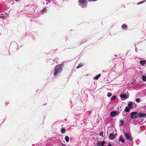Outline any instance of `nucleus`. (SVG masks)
I'll return each mask as SVG.
<instances>
[{
  "label": "nucleus",
  "instance_id": "1",
  "mask_svg": "<svg viewBox=\"0 0 146 146\" xmlns=\"http://www.w3.org/2000/svg\"><path fill=\"white\" fill-rule=\"evenodd\" d=\"M62 65L61 64L56 65L55 67L54 75V76L58 75L62 70Z\"/></svg>",
  "mask_w": 146,
  "mask_h": 146
},
{
  "label": "nucleus",
  "instance_id": "2",
  "mask_svg": "<svg viewBox=\"0 0 146 146\" xmlns=\"http://www.w3.org/2000/svg\"><path fill=\"white\" fill-rule=\"evenodd\" d=\"M78 5L82 8H85L88 5V2L87 0H78Z\"/></svg>",
  "mask_w": 146,
  "mask_h": 146
},
{
  "label": "nucleus",
  "instance_id": "3",
  "mask_svg": "<svg viewBox=\"0 0 146 146\" xmlns=\"http://www.w3.org/2000/svg\"><path fill=\"white\" fill-rule=\"evenodd\" d=\"M124 135L126 139L129 140L130 141L132 140V138L130 134L125 133H124Z\"/></svg>",
  "mask_w": 146,
  "mask_h": 146
},
{
  "label": "nucleus",
  "instance_id": "4",
  "mask_svg": "<svg viewBox=\"0 0 146 146\" xmlns=\"http://www.w3.org/2000/svg\"><path fill=\"white\" fill-rule=\"evenodd\" d=\"M137 114V112H132L131 113L130 115V116L131 117V119H133V118H134V119L137 118L138 117V115H137H137L135 116L134 117V118L133 116L134 115H135Z\"/></svg>",
  "mask_w": 146,
  "mask_h": 146
},
{
  "label": "nucleus",
  "instance_id": "5",
  "mask_svg": "<svg viewBox=\"0 0 146 146\" xmlns=\"http://www.w3.org/2000/svg\"><path fill=\"white\" fill-rule=\"evenodd\" d=\"M135 104L134 102H130L128 104V106L131 109H133L134 107V105Z\"/></svg>",
  "mask_w": 146,
  "mask_h": 146
},
{
  "label": "nucleus",
  "instance_id": "6",
  "mask_svg": "<svg viewBox=\"0 0 146 146\" xmlns=\"http://www.w3.org/2000/svg\"><path fill=\"white\" fill-rule=\"evenodd\" d=\"M115 137V135L113 133H112L109 135V138L110 140H113Z\"/></svg>",
  "mask_w": 146,
  "mask_h": 146
},
{
  "label": "nucleus",
  "instance_id": "7",
  "mask_svg": "<svg viewBox=\"0 0 146 146\" xmlns=\"http://www.w3.org/2000/svg\"><path fill=\"white\" fill-rule=\"evenodd\" d=\"M138 117L139 118H142L145 117H146V114L140 112L138 114Z\"/></svg>",
  "mask_w": 146,
  "mask_h": 146
},
{
  "label": "nucleus",
  "instance_id": "8",
  "mask_svg": "<svg viewBox=\"0 0 146 146\" xmlns=\"http://www.w3.org/2000/svg\"><path fill=\"white\" fill-rule=\"evenodd\" d=\"M117 114V112L116 111H112L110 113L111 115L113 117L115 116Z\"/></svg>",
  "mask_w": 146,
  "mask_h": 146
},
{
  "label": "nucleus",
  "instance_id": "9",
  "mask_svg": "<svg viewBox=\"0 0 146 146\" xmlns=\"http://www.w3.org/2000/svg\"><path fill=\"white\" fill-rule=\"evenodd\" d=\"M106 143L105 141H102L100 142V141H98L97 143V145H101V146H104V144Z\"/></svg>",
  "mask_w": 146,
  "mask_h": 146
},
{
  "label": "nucleus",
  "instance_id": "10",
  "mask_svg": "<svg viewBox=\"0 0 146 146\" xmlns=\"http://www.w3.org/2000/svg\"><path fill=\"white\" fill-rule=\"evenodd\" d=\"M130 109L128 106L126 107L124 111L125 112H129L130 111Z\"/></svg>",
  "mask_w": 146,
  "mask_h": 146
},
{
  "label": "nucleus",
  "instance_id": "11",
  "mask_svg": "<svg viewBox=\"0 0 146 146\" xmlns=\"http://www.w3.org/2000/svg\"><path fill=\"white\" fill-rule=\"evenodd\" d=\"M101 74H99L97 76H96V77H94V79L97 80H98L99 78L101 76Z\"/></svg>",
  "mask_w": 146,
  "mask_h": 146
},
{
  "label": "nucleus",
  "instance_id": "12",
  "mask_svg": "<svg viewBox=\"0 0 146 146\" xmlns=\"http://www.w3.org/2000/svg\"><path fill=\"white\" fill-rule=\"evenodd\" d=\"M66 131V130L65 128H62L61 129V132L62 133H65Z\"/></svg>",
  "mask_w": 146,
  "mask_h": 146
},
{
  "label": "nucleus",
  "instance_id": "13",
  "mask_svg": "<svg viewBox=\"0 0 146 146\" xmlns=\"http://www.w3.org/2000/svg\"><path fill=\"white\" fill-rule=\"evenodd\" d=\"M140 62L141 65L144 66L145 63V61L141 60L140 61Z\"/></svg>",
  "mask_w": 146,
  "mask_h": 146
},
{
  "label": "nucleus",
  "instance_id": "14",
  "mask_svg": "<svg viewBox=\"0 0 146 146\" xmlns=\"http://www.w3.org/2000/svg\"><path fill=\"white\" fill-rule=\"evenodd\" d=\"M65 141L66 142H68L69 140V137L68 136H66L65 137Z\"/></svg>",
  "mask_w": 146,
  "mask_h": 146
},
{
  "label": "nucleus",
  "instance_id": "15",
  "mask_svg": "<svg viewBox=\"0 0 146 146\" xmlns=\"http://www.w3.org/2000/svg\"><path fill=\"white\" fill-rule=\"evenodd\" d=\"M120 97L122 98H125L126 97V95L125 94H122L121 95Z\"/></svg>",
  "mask_w": 146,
  "mask_h": 146
},
{
  "label": "nucleus",
  "instance_id": "16",
  "mask_svg": "<svg viewBox=\"0 0 146 146\" xmlns=\"http://www.w3.org/2000/svg\"><path fill=\"white\" fill-rule=\"evenodd\" d=\"M127 25L125 24H123L121 26V28L123 29L127 28Z\"/></svg>",
  "mask_w": 146,
  "mask_h": 146
},
{
  "label": "nucleus",
  "instance_id": "17",
  "mask_svg": "<svg viewBox=\"0 0 146 146\" xmlns=\"http://www.w3.org/2000/svg\"><path fill=\"white\" fill-rule=\"evenodd\" d=\"M82 66H83V64H82V63H80L78 65L77 67V68L78 69V68H80Z\"/></svg>",
  "mask_w": 146,
  "mask_h": 146
},
{
  "label": "nucleus",
  "instance_id": "18",
  "mask_svg": "<svg viewBox=\"0 0 146 146\" xmlns=\"http://www.w3.org/2000/svg\"><path fill=\"white\" fill-rule=\"evenodd\" d=\"M142 79L143 81H146V77L145 75L142 76Z\"/></svg>",
  "mask_w": 146,
  "mask_h": 146
},
{
  "label": "nucleus",
  "instance_id": "19",
  "mask_svg": "<svg viewBox=\"0 0 146 146\" xmlns=\"http://www.w3.org/2000/svg\"><path fill=\"white\" fill-rule=\"evenodd\" d=\"M119 141H121L122 143H123L124 142V140L121 138V136L119 137Z\"/></svg>",
  "mask_w": 146,
  "mask_h": 146
},
{
  "label": "nucleus",
  "instance_id": "20",
  "mask_svg": "<svg viewBox=\"0 0 146 146\" xmlns=\"http://www.w3.org/2000/svg\"><path fill=\"white\" fill-rule=\"evenodd\" d=\"M100 136L102 137H104V136H103V132L102 131L99 134Z\"/></svg>",
  "mask_w": 146,
  "mask_h": 146
},
{
  "label": "nucleus",
  "instance_id": "21",
  "mask_svg": "<svg viewBox=\"0 0 146 146\" xmlns=\"http://www.w3.org/2000/svg\"><path fill=\"white\" fill-rule=\"evenodd\" d=\"M116 98V96H112L111 99V101H113V100H115Z\"/></svg>",
  "mask_w": 146,
  "mask_h": 146
},
{
  "label": "nucleus",
  "instance_id": "22",
  "mask_svg": "<svg viewBox=\"0 0 146 146\" xmlns=\"http://www.w3.org/2000/svg\"><path fill=\"white\" fill-rule=\"evenodd\" d=\"M120 122H121V125H124V121L123 120H120Z\"/></svg>",
  "mask_w": 146,
  "mask_h": 146
},
{
  "label": "nucleus",
  "instance_id": "23",
  "mask_svg": "<svg viewBox=\"0 0 146 146\" xmlns=\"http://www.w3.org/2000/svg\"><path fill=\"white\" fill-rule=\"evenodd\" d=\"M137 102H141V100L139 98H137L135 100Z\"/></svg>",
  "mask_w": 146,
  "mask_h": 146
},
{
  "label": "nucleus",
  "instance_id": "24",
  "mask_svg": "<svg viewBox=\"0 0 146 146\" xmlns=\"http://www.w3.org/2000/svg\"><path fill=\"white\" fill-rule=\"evenodd\" d=\"M112 95V94L111 93H109L108 94V97H111Z\"/></svg>",
  "mask_w": 146,
  "mask_h": 146
},
{
  "label": "nucleus",
  "instance_id": "25",
  "mask_svg": "<svg viewBox=\"0 0 146 146\" xmlns=\"http://www.w3.org/2000/svg\"><path fill=\"white\" fill-rule=\"evenodd\" d=\"M145 2V1H142V2H139L137 4V5H139L140 4H141V3H142L144 2Z\"/></svg>",
  "mask_w": 146,
  "mask_h": 146
},
{
  "label": "nucleus",
  "instance_id": "26",
  "mask_svg": "<svg viewBox=\"0 0 146 146\" xmlns=\"http://www.w3.org/2000/svg\"><path fill=\"white\" fill-rule=\"evenodd\" d=\"M46 10V8H44V9H43L42 10V12H44Z\"/></svg>",
  "mask_w": 146,
  "mask_h": 146
},
{
  "label": "nucleus",
  "instance_id": "27",
  "mask_svg": "<svg viewBox=\"0 0 146 146\" xmlns=\"http://www.w3.org/2000/svg\"><path fill=\"white\" fill-rule=\"evenodd\" d=\"M89 1L92 2L93 1H96L97 0H88Z\"/></svg>",
  "mask_w": 146,
  "mask_h": 146
},
{
  "label": "nucleus",
  "instance_id": "28",
  "mask_svg": "<svg viewBox=\"0 0 146 146\" xmlns=\"http://www.w3.org/2000/svg\"><path fill=\"white\" fill-rule=\"evenodd\" d=\"M5 16H0V18H3V19H4V18H5Z\"/></svg>",
  "mask_w": 146,
  "mask_h": 146
},
{
  "label": "nucleus",
  "instance_id": "29",
  "mask_svg": "<svg viewBox=\"0 0 146 146\" xmlns=\"http://www.w3.org/2000/svg\"><path fill=\"white\" fill-rule=\"evenodd\" d=\"M62 146H66L65 144L63 143H61Z\"/></svg>",
  "mask_w": 146,
  "mask_h": 146
},
{
  "label": "nucleus",
  "instance_id": "30",
  "mask_svg": "<svg viewBox=\"0 0 146 146\" xmlns=\"http://www.w3.org/2000/svg\"><path fill=\"white\" fill-rule=\"evenodd\" d=\"M108 146H112L111 145V144H109L108 145Z\"/></svg>",
  "mask_w": 146,
  "mask_h": 146
}]
</instances>
